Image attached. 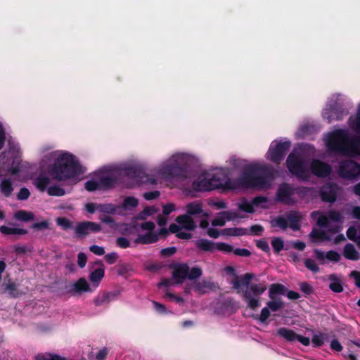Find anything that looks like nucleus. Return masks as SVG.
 <instances>
[{
    "mask_svg": "<svg viewBox=\"0 0 360 360\" xmlns=\"http://www.w3.org/2000/svg\"><path fill=\"white\" fill-rule=\"evenodd\" d=\"M239 210L245 212L247 213H254L255 209L254 205L252 204V201L251 202H248L246 200H243L238 205Z\"/></svg>",
    "mask_w": 360,
    "mask_h": 360,
    "instance_id": "obj_45",
    "label": "nucleus"
},
{
    "mask_svg": "<svg viewBox=\"0 0 360 360\" xmlns=\"http://www.w3.org/2000/svg\"><path fill=\"white\" fill-rule=\"evenodd\" d=\"M310 236L314 242H319L325 240H332V238L329 236H326V234L321 231L314 230Z\"/></svg>",
    "mask_w": 360,
    "mask_h": 360,
    "instance_id": "obj_41",
    "label": "nucleus"
},
{
    "mask_svg": "<svg viewBox=\"0 0 360 360\" xmlns=\"http://www.w3.org/2000/svg\"><path fill=\"white\" fill-rule=\"evenodd\" d=\"M47 194L50 196H63L65 193V190L59 186L54 185L47 188Z\"/></svg>",
    "mask_w": 360,
    "mask_h": 360,
    "instance_id": "obj_39",
    "label": "nucleus"
},
{
    "mask_svg": "<svg viewBox=\"0 0 360 360\" xmlns=\"http://www.w3.org/2000/svg\"><path fill=\"white\" fill-rule=\"evenodd\" d=\"M138 200L134 197H127L123 202L124 207L129 209L136 207L138 205Z\"/></svg>",
    "mask_w": 360,
    "mask_h": 360,
    "instance_id": "obj_52",
    "label": "nucleus"
},
{
    "mask_svg": "<svg viewBox=\"0 0 360 360\" xmlns=\"http://www.w3.org/2000/svg\"><path fill=\"white\" fill-rule=\"evenodd\" d=\"M271 245L274 252L278 253L283 249L284 243L281 238H273L271 240Z\"/></svg>",
    "mask_w": 360,
    "mask_h": 360,
    "instance_id": "obj_47",
    "label": "nucleus"
},
{
    "mask_svg": "<svg viewBox=\"0 0 360 360\" xmlns=\"http://www.w3.org/2000/svg\"><path fill=\"white\" fill-rule=\"evenodd\" d=\"M95 264L99 267L90 272L89 279L94 286L98 287L105 276V267L101 260L96 261Z\"/></svg>",
    "mask_w": 360,
    "mask_h": 360,
    "instance_id": "obj_14",
    "label": "nucleus"
},
{
    "mask_svg": "<svg viewBox=\"0 0 360 360\" xmlns=\"http://www.w3.org/2000/svg\"><path fill=\"white\" fill-rule=\"evenodd\" d=\"M266 288L262 284H252L250 288H247L246 290L251 291V295L259 296L264 292Z\"/></svg>",
    "mask_w": 360,
    "mask_h": 360,
    "instance_id": "obj_42",
    "label": "nucleus"
},
{
    "mask_svg": "<svg viewBox=\"0 0 360 360\" xmlns=\"http://www.w3.org/2000/svg\"><path fill=\"white\" fill-rule=\"evenodd\" d=\"M340 174L344 178H353L360 174V167L352 161H346L342 163L340 169Z\"/></svg>",
    "mask_w": 360,
    "mask_h": 360,
    "instance_id": "obj_11",
    "label": "nucleus"
},
{
    "mask_svg": "<svg viewBox=\"0 0 360 360\" xmlns=\"http://www.w3.org/2000/svg\"><path fill=\"white\" fill-rule=\"evenodd\" d=\"M303 219L304 217L302 214L294 212V231L300 229Z\"/></svg>",
    "mask_w": 360,
    "mask_h": 360,
    "instance_id": "obj_63",
    "label": "nucleus"
},
{
    "mask_svg": "<svg viewBox=\"0 0 360 360\" xmlns=\"http://www.w3.org/2000/svg\"><path fill=\"white\" fill-rule=\"evenodd\" d=\"M48 172L53 179L65 181L76 178L82 173V166L75 157L69 153L60 154L49 166Z\"/></svg>",
    "mask_w": 360,
    "mask_h": 360,
    "instance_id": "obj_2",
    "label": "nucleus"
},
{
    "mask_svg": "<svg viewBox=\"0 0 360 360\" xmlns=\"http://www.w3.org/2000/svg\"><path fill=\"white\" fill-rule=\"evenodd\" d=\"M243 300L248 303V307L252 309H255L259 307V299L252 297L251 291L245 290L243 294Z\"/></svg>",
    "mask_w": 360,
    "mask_h": 360,
    "instance_id": "obj_30",
    "label": "nucleus"
},
{
    "mask_svg": "<svg viewBox=\"0 0 360 360\" xmlns=\"http://www.w3.org/2000/svg\"><path fill=\"white\" fill-rule=\"evenodd\" d=\"M344 257L350 260H359L360 259V253L357 252L352 244H347L343 250Z\"/></svg>",
    "mask_w": 360,
    "mask_h": 360,
    "instance_id": "obj_28",
    "label": "nucleus"
},
{
    "mask_svg": "<svg viewBox=\"0 0 360 360\" xmlns=\"http://www.w3.org/2000/svg\"><path fill=\"white\" fill-rule=\"evenodd\" d=\"M350 126L354 130L360 134V105L356 116L350 119Z\"/></svg>",
    "mask_w": 360,
    "mask_h": 360,
    "instance_id": "obj_46",
    "label": "nucleus"
},
{
    "mask_svg": "<svg viewBox=\"0 0 360 360\" xmlns=\"http://www.w3.org/2000/svg\"><path fill=\"white\" fill-rule=\"evenodd\" d=\"M116 245L121 248L125 249L130 246V242L124 237H118L116 239Z\"/></svg>",
    "mask_w": 360,
    "mask_h": 360,
    "instance_id": "obj_62",
    "label": "nucleus"
},
{
    "mask_svg": "<svg viewBox=\"0 0 360 360\" xmlns=\"http://www.w3.org/2000/svg\"><path fill=\"white\" fill-rule=\"evenodd\" d=\"M56 224L61 227V229L64 231H68L69 229H75L73 226V222L68 219L66 217H60L56 218Z\"/></svg>",
    "mask_w": 360,
    "mask_h": 360,
    "instance_id": "obj_37",
    "label": "nucleus"
},
{
    "mask_svg": "<svg viewBox=\"0 0 360 360\" xmlns=\"http://www.w3.org/2000/svg\"><path fill=\"white\" fill-rule=\"evenodd\" d=\"M98 208L100 212L107 214H114L116 211V208L112 204L100 205Z\"/></svg>",
    "mask_w": 360,
    "mask_h": 360,
    "instance_id": "obj_51",
    "label": "nucleus"
},
{
    "mask_svg": "<svg viewBox=\"0 0 360 360\" xmlns=\"http://www.w3.org/2000/svg\"><path fill=\"white\" fill-rule=\"evenodd\" d=\"M326 259L331 262H338L340 261L341 256L340 255L335 251H328L326 253Z\"/></svg>",
    "mask_w": 360,
    "mask_h": 360,
    "instance_id": "obj_59",
    "label": "nucleus"
},
{
    "mask_svg": "<svg viewBox=\"0 0 360 360\" xmlns=\"http://www.w3.org/2000/svg\"><path fill=\"white\" fill-rule=\"evenodd\" d=\"M189 266L187 264L182 263L174 266L172 271V278L176 284H181L188 278Z\"/></svg>",
    "mask_w": 360,
    "mask_h": 360,
    "instance_id": "obj_12",
    "label": "nucleus"
},
{
    "mask_svg": "<svg viewBox=\"0 0 360 360\" xmlns=\"http://www.w3.org/2000/svg\"><path fill=\"white\" fill-rule=\"evenodd\" d=\"M0 232L4 235H25L27 233V231L24 229L8 227L6 226H0Z\"/></svg>",
    "mask_w": 360,
    "mask_h": 360,
    "instance_id": "obj_32",
    "label": "nucleus"
},
{
    "mask_svg": "<svg viewBox=\"0 0 360 360\" xmlns=\"http://www.w3.org/2000/svg\"><path fill=\"white\" fill-rule=\"evenodd\" d=\"M221 233L226 236H243L248 234V231L245 228H226L221 231Z\"/></svg>",
    "mask_w": 360,
    "mask_h": 360,
    "instance_id": "obj_26",
    "label": "nucleus"
},
{
    "mask_svg": "<svg viewBox=\"0 0 360 360\" xmlns=\"http://www.w3.org/2000/svg\"><path fill=\"white\" fill-rule=\"evenodd\" d=\"M256 246L264 252H269L270 251L269 243L265 239L258 240Z\"/></svg>",
    "mask_w": 360,
    "mask_h": 360,
    "instance_id": "obj_60",
    "label": "nucleus"
},
{
    "mask_svg": "<svg viewBox=\"0 0 360 360\" xmlns=\"http://www.w3.org/2000/svg\"><path fill=\"white\" fill-rule=\"evenodd\" d=\"M349 239L354 240L360 247V225L351 226L347 231Z\"/></svg>",
    "mask_w": 360,
    "mask_h": 360,
    "instance_id": "obj_31",
    "label": "nucleus"
},
{
    "mask_svg": "<svg viewBox=\"0 0 360 360\" xmlns=\"http://www.w3.org/2000/svg\"><path fill=\"white\" fill-rule=\"evenodd\" d=\"M197 248L204 252H213L216 248V243L205 238H200L195 241Z\"/></svg>",
    "mask_w": 360,
    "mask_h": 360,
    "instance_id": "obj_27",
    "label": "nucleus"
},
{
    "mask_svg": "<svg viewBox=\"0 0 360 360\" xmlns=\"http://www.w3.org/2000/svg\"><path fill=\"white\" fill-rule=\"evenodd\" d=\"M270 225L271 228L278 227L282 230H285L288 227L292 229V210L288 211L283 214L271 217Z\"/></svg>",
    "mask_w": 360,
    "mask_h": 360,
    "instance_id": "obj_9",
    "label": "nucleus"
},
{
    "mask_svg": "<svg viewBox=\"0 0 360 360\" xmlns=\"http://www.w3.org/2000/svg\"><path fill=\"white\" fill-rule=\"evenodd\" d=\"M326 143L331 149L343 151L349 155H360V141H349L342 130L330 134Z\"/></svg>",
    "mask_w": 360,
    "mask_h": 360,
    "instance_id": "obj_3",
    "label": "nucleus"
},
{
    "mask_svg": "<svg viewBox=\"0 0 360 360\" xmlns=\"http://www.w3.org/2000/svg\"><path fill=\"white\" fill-rule=\"evenodd\" d=\"M6 290L7 291L9 292V294L11 296L13 297H18L19 296H20L22 292H20L18 288H17V285L15 283H13V282H9L6 285Z\"/></svg>",
    "mask_w": 360,
    "mask_h": 360,
    "instance_id": "obj_43",
    "label": "nucleus"
},
{
    "mask_svg": "<svg viewBox=\"0 0 360 360\" xmlns=\"http://www.w3.org/2000/svg\"><path fill=\"white\" fill-rule=\"evenodd\" d=\"M192 186L196 191H208L213 190L210 178H202L195 180L193 182Z\"/></svg>",
    "mask_w": 360,
    "mask_h": 360,
    "instance_id": "obj_21",
    "label": "nucleus"
},
{
    "mask_svg": "<svg viewBox=\"0 0 360 360\" xmlns=\"http://www.w3.org/2000/svg\"><path fill=\"white\" fill-rule=\"evenodd\" d=\"M101 189H109L115 186L117 178L113 172L108 173L98 178Z\"/></svg>",
    "mask_w": 360,
    "mask_h": 360,
    "instance_id": "obj_16",
    "label": "nucleus"
},
{
    "mask_svg": "<svg viewBox=\"0 0 360 360\" xmlns=\"http://www.w3.org/2000/svg\"><path fill=\"white\" fill-rule=\"evenodd\" d=\"M85 188L86 191L89 192L95 191L96 190H100V184L99 181L95 180H89L85 183Z\"/></svg>",
    "mask_w": 360,
    "mask_h": 360,
    "instance_id": "obj_48",
    "label": "nucleus"
},
{
    "mask_svg": "<svg viewBox=\"0 0 360 360\" xmlns=\"http://www.w3.org/2000/svg\"><path fill=\"white\" fill-rule=\"evenodd\" d=\"M267 307L273 311H276L283 307V302L280 298L272 300L267 302Z\"/></svg>",
    "mask_w": 360,
    "mask_h": 360,
    "instance_id": "obj_44",
    "label": "nucleus"
},
{
    "mask_svg": "<svg viewBox=\"0 0 360 360\" xmlns=\"http://www.w3.org/2000/svg\"><path fill=\"white\" fill-rule=\"evenodd\" d=\"M159 174L166 179H186L188 176V165L179 155H174L169 162L160 168Z\"/></svg>",
    "mask_w": 360,
    "mask_h": 360,
    "instance_id": "obj_4",
    "label": "nucleus"
},
{
    "mask_svg": "<svg viewBox=\"0 0 360 360\" xmlns=\"http://www.w3.org/2000/svg\"><path fill=\"white\" fill-rule=\"evenodd\" d=\"M202 274V271L200 267H193L191 270L189 269V272L188 273V278L190 280L196 279L201 276Z\"/></svg>",
    "mask_w": 360,
    "mask_h": 360,
    "instance_id": "obj_50",
    "label": "nucleus"
},
{
    "mask_svg": "<svg viewBox=\"0 0 360 360\" xmlns=\"http://www.w3.org/2000/svg\"><path fill=\"white\" fill-rule=\"evenodd\" d=\"M89 250L94 254L101 256L105 254V249L103 247L98 246L96 245H93L89 247Z\"/></svg>",
    "mask_w": 360,
    "mask_h": 360,
    "instance_id": "obj_64",
    "label": "nucleus"
},
{
    "mask_svg": "<svg viewBox=\"0 0 360 360\" xmlns=\"http://www.w3.org/2000/svg\"><path fill=\"white\" fill-rule=\"evenodd\" d=\"M329 280L330 281L329 288L331 290L335 292H340L343 290L340 281L335 275H330Z\"/></svg>",
    "mask_w": 360,
    "mask_h": 360,
    "instance_id": "obj_36",
    "label": "nucleus"
},
{
    "mask_svg": "<svg viewBox=\"0 0 360 360\" xmlns=\"http://www.w3.org/2000/svg\"><path fill=\"white\" fill-rule=\"evenodd\" d=\"M101 231L99 224L94 221H84L79 222L75 226V233L78 238H84L91 233H98Z\"/></svg>",
    "mask_w": 360,
    "mask_h": 360,
    "instance_id": "obj_6",
    "label": "nucleus"
},
{
    "mask_svg": "<svg viewBox=\"0 0 360 360\" xmlns=\"http://www.w3.org/2000/svg\"><path fill=\"white\" fill-rule=\"evenodd\" d=\"M337 188L333 185L324 186L321 191L322 200L326 202H334L335 200Z\"/></svg>",
    "mask_w": 360,
    "mask_h": 360,
    "instance_id": "obj_23",
    "label": "nucleus"
},
{
    "mask_svg": "<svg viewBox=\"0 0 360 360\" xmlns=\"http://www.w3.org/2000/svg\"><path fill=\"white\" fill-rule=\"evenodd\" d=\"M14 217L17 220L27 222L34 219V214L32 212L21 210L15 213Z\"/></svg>",
    "mask_w": 360,
    "mask_h": 360,
    "instance_id": "obj_34",
    "label": "nucleus"
},
{
    "mask_svg": "<svg viewBox=\"0 0 360 360\" xmlns=\"http://www.w3.org/2000/svg\"><path fill=\"white\" fill-rule=\"evenodd\" d=\"M13 191V186L10 179H3L0 183V192L6 198L9 197Z\"/></svg>",
    "mask_w": 360,
    "mask_h": 360,
    "instance_id": "obj_29",
    "label": "nucleus"
},
{
    "mask_svg": "<svg viewBox=\"0 0 360 360\" xmlns=\"http://www.w3.org/2000/svg\"><path fill=\"white\" fill-rule=\"evenodd\" d=\"M292 195V187L286 184H281L277 191L276 196L277 200L288 204L291 200V195Z\"/></svg>",
    "mask_w": 360,
    "mask_h": 360,
    "instance_id": "obj_15",
    "label": "nucleus"
},
{
    "mask_svg": "<svg viewBox=\"0 0 360 360\" xmlns=\"http://www.w3.org/2000/svg\"><path fill=\"white\" fill-rule=\"evenodd\" d=\"M215 249L226 253L233 252L234 250L233 247L231 245L223 242L216 243Z\"/></svg>",
    "mask_w": 360,
    "mask_h": 360,
    "instance_id": "obj_49",
    "label": "nucleus"
},
{
    "mask_svg": "<svg viewBox=\"0 0 360 360\" xmlns=\"http://www.w3.org/2000/svg\"><path fill=\"white\" fill-rule=\"evenodd\" d=\"M143 170L137 167H129L124 169V175L134 180L140 184L142 176H143Z\"/></svg>",
    "mask_w": 360,
    "mask_h": 360,
    "instance_id": "obj_20",
    "label": "nucleus"
},
{
    "mask_svg": "<svg viewBox=\"0 0 360 360\" xmlns=\"http://www.w3.org/2000/svg\"><path fill=\"white\" fill-rule=\"evenodd\" d=\"M276 170L270 165L253 163L246 165L238 179L240 186L245 188L269 189Z\"/></svg>",
    "mask_w": 360,
    "mask_h": 360,
    "instance_id": "obj_1",
    "label": "nucleus"
},
{
    "mask_svg": "<svg viewBox=\"0 0 360 360\" xmlns=\"http://www.w3.org/2000/svg\"><path fill=\"white\" fill-rule=\"evenodd\" d=\"M158 241V235L154 232H147L145 234H139L134 240V243L149 245Z\"/></svg>",
    "mask_w": 360,
    "mask_h": 360,
    "instance_id": "obj_18",
    "label": "nucleus"
},
{
    "mask_svg": "<svg viewBox=\"0 0 360 360\" xmlns=\"http://www.w3.org/2000/svg\"><path fill=\"white\" fill-rule=\"evenodd\" d=\"M285 292V287L280 283H274L271 285L269 290V297L271 300H274L275 295H283Z\"/></svg>",
    "mask_w": 360,
    "mask_h": 360,
    "instance_id": "obj_33",
    "label": "nucleus"
},
{
    "mask_svg": "<svg viewBox=\"0 0 360 360\" xmlns=\"http://www.w3.org/2000/svg\"><path fill=\"white\" fill-rule=\"evenodd\" d=\"M222 174H214L210 178L213 190L217 188H224L226 190H233L236 188V185L231 179L221 178Z\"/></svg>",
    "mask_w": 360,
    "mask_h": 360,
    "instance_id": "obj_10",
    "label": "nucleus"
},
{
    "mask_svg": "<svg viewBox=\"0 0 360 360\" xmlns=\"http://www.w3.org/2000/svg\"><path fill=\"white\" fill-rule=\"evenodd\" d=\"M212 283L206 281H195L194 283V290L200 293L204 294L206 292L207 289H211Z\"/></svg>",
    "mask_w": 360,
    "mask_h": 360,
    "instance_id": "obj_35",
    "label": "nucleus"
},
{
    "mask_svg": "<svg viewBox=\"0 0 360 360\" xmlns=\"http://www.w3.org/2000/svg\"><path fill=\"white\" fill-rule=\"evenodd\" d=\"M66 292L71 295L91 292L93 290L85 278H79L76 282L65 286Z\"/></svg>",
    "mask_w": 360,
    "mask_h": 360,
    "instance_id": "obj_8",
    "label": "nucleus"
},
{
    "mask_svg": "<svg viewBox=\"0 0 360 360\" xmlns=\"http://www.w3.org/2000/svg\"><path fill=\"white\" fill-rule=\"evenodd\" d=\"M119 258V255L116 252H112L104 256L105 262L109 264H115Z\"/></svg>",
    "mask_w": 360,
    "mask_h": 360,
    "instance_id": "obj_54",
    "label": "nucleus"
},
{
    "mask_svg": "<svg viewBox=\"0 0 360 360\" xmlns=\"http://www.w3.org/2000/svg\"><path fill=\"white\" fill-rule=\"evenodd\" d=\"M311 169L314 174L319 176H327L330 172V167L320 161H314Z\"/></svg>",
    "mask_w": 360,
    "mask_h": 360,
    "instance_id": "obj_22",
    "label": "nucleus"
},
{
    "mask_svg": "<svg viewBox=\"0 0 360 360\" xmlns=\"http://www.w3.org/2000/svg\"><path fill=\"white\" fill-rule=\"evenodd\" d=\"M254 275L250 273H247L244 274L240 279H238L236 278L234 279L232 282L233 288L238 290V292H239V289L242 285H245L246 287H248L250 285V283L251 280L253 278Z\"/></svg>",
    "mask_w": 360,
    "mask_h": 360,
    "instance_id": "obj_25",
    "label": "nucleus"
},
{
    "mask_svg": "<svg viewBox=\"0 0 360 360\" xmlns=\"http://www.w3.org/2000/svg\"><path fill=\"white\" fill-rule=\"evenodd\" d=\"M278 334L288 341H292V330L281 328L278 330Z\"/></svg>",
    "mask_w": 360,
    "mask_h": 360,
    "instance_id": "obj_55",
    "label": "nucleus"
},
{
    "mask_svg": "<svg viewBox=\"0 0 360 360\" xmlns=\"http://www.w3.org/2000/svg\"><path fill=\"white\" fill-rule=\"evenodd\" d=\"M120 292L118 290L103 292L94 298V304L98 307L108 304L112 301L116 300Z\"/></svg>",
    "mask_w": 360,
    "mask_h": 360,
    "instance_id": "obj_13",
    "label": "nucleus"
},
{
    "mask_svg": "<svg viewBox=\"0 0 360 360\" xmlns=\"http://www.w3.org/2000/svg\"><path fill=\"white\" fill-rule=\"evenodd\" d=\"M326 339V335L322 333H315L312 336L311 342L314 347H319L322 346Z\"/></svg>",
    "mask_w": 360,
    "mask_h": 360,
    "instance_id": "obj_40",
    "label": "nucleus"
},
{
    "mask_svg": "<svg viewBox=\"0 0 360 360\" xmlns=\"http://www.w3.org/2000/svg\"><path fill=\"white\" fill-rule=\"evenodd\" d=\"M312 216L316 221L317 224L322 227H330L333 223L340 221L341 219L340 214L334 211H330L326 214L314 212L312 214Z\"/></svg>",
    "mask_w": 360,
    "mask_h": 360,
    "instance_id": "obj_7",
    "label": "nucleus"
},
{
    "mask_svg": "<svg viewBox=\"0 0 360 360\" xmlns=\"http://www.w3.org/2000/svg\"><path fill=\"white\" fill-rule=\"evenodd\" d=\"M305 266L310 271L316 273L319 271V268L315 263V262L311 259H307L304 262Z\"/></svg>",
    "mask_w": 360,
    "mask_h": 360,
    "instance_id": "obj_61",
    "label": "nucleus"
},
{
    "mask_svg": "<svg viewBox=\"0 0 360 360\" xmlns=\"http://www.w3.org/2000/svg\"><path fill=\"white\" fill-rule=\"evenodd\" d=\"M290 147V141H274L269 146L266 153V158L273 163L279 165L285 158V154L289 150Z\"/></svg>",
    "mask_w": 360,
    "mask_h": 360,
    "instance_id": "obj_5",
    "label": "nucleus"
},
{
    "mask_svg": "<svg viewBox=\"0 0 360 360\" xmlns=\"http://www.w3.org/2000/svg\"><path fill=\"white\" fill-rule=\"evenodd\" d=\"M176 221L181 225L182 228L188 231H194L196 228L194 219L187 214L178 216L176 218Z\"/></svg>",
    "mask_w": 360,
    "mask_h": 360,
    "instance_id": "obj_19",
    "label": "nucleus"
},
{
    "mask_svg": "<svg viewBox=\"0 0 360 360\" xmlns=\"http://www.w3.org/2000/svg\"><path fill=\"white\" fill-rule=\"evenodd\" d=\"M156 212L157 209L155 207L147 206L135 217V219L138 220H146L148 217L153 215Z\"/></svg>",
    "mask_w": 360,
    "mask_h": 360,
    "instance_id": "obj_38",
    "label": "nucleus"
},
{
    "mask_svg": "<svg viewBox=\"0 0 360 360\" xmlns=\"http://www.w3.org/2000/svg\"><path fill=\"white\" fill-rule=\"evenodd\" d=\"M186 214L192 216L207 217V214L203 212L202 206L200 202L194 201L187 204Z\"/></svg>",
    "mask_w": 360,
    "mask_h": 360,
    "instance_id": "obj_17",
    "label": "nucleus"
},
{
    "mask_svg": "<svg viewBox=\"0 0 360 360\" xmlns=\"http://www.w3.org/2000/svg\"><path fill=\"white\" fill-rule=\"evenodd\" d=\"M30 192L28 188L23 187L21 188L17 194V198L19 200H25L29 198Z\"/></svg>",
    "mask_w": 360,
    "mask_h": 360,
    "instance_id": "obj_56",
    "label": "nucleus"
},
{
    "mask_svg": "<svg viewBox=\"0 0 360 360\" xmlns=\"http://www.w3.org/2000/svg\"><path fill=\"white\" fill-rule=\"evenodd\" d=\"M51 183V179L44 173H40L34 180V184L36 188L41 192L47 191L48 185Z\"/></svg>",
    "mask_w": 360,
    "mask_h": 360,
    "instance_id": "obj_24",
    "label": "nucleus"
},
{
    "mask_svg": "<svg viewBox=\"0 0 360 360\" xmlns=\"http://www.w3.org/2000/svg\"><path fill=\"white\" fill-rule=\"evenodd\" d=\"M176 251L177 250L175 247H169L162 249L160 251V255L163 257H169L174 255Z\"/></svg>",
    "mask_w": 360,
    "mask_h": 360,
    "instance_id": "obj_58",
    "label": "nucleus"
},
{
    "mask_svg": "<svg viewBox=\"0 0 360 360\" xmlns=\"http://www.w3.org/2000/svg\"><path fill=\"white\" fill-rule=\"evenodd\" d=\"M49 358L45 357L42 354H39L36 356L35 360H67L65 358L58 354H49Z\"/></svg>",
    "mask_w": 360,
    "mask_h": 360,
    "instance_id": "obj_57",
    "label": "nucleus"
},
{
    "mask_svg": "<svg viewBox=\"0 0 360 360\" xmlns=\"http://www.w3.org/2000/svg\"><path fill=\"white\" fill-rule=\"evenodd\" d=\"M300 289L306 295H309L314 292L313 287L309 283L306 282L300 283Z\"/></svg>",
    "mask_w": 360,
    "mask_h": 360,
    "instance_id": "obj_53",
    "label": "nucleus"
}]
</instances>
